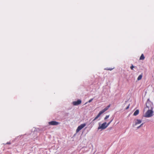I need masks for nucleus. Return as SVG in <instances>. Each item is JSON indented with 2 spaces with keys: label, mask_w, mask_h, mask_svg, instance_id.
Listing matches in <instances>:
<instances>
[{
  "label": "nucleus",
  "mask_w": 154,
  "mask_h": 154,
  "mask_svg": "<svg viewBox=\"0 0 154 154\" xmlns=\"http://www.w3.org/2000/svg\"><path fill=\"white\" fill-rule=\"evenodd\" d=\"M146 106L148 109H152V104L150 102H147L146 104Z\"/></svg>",
  "instance_id": "5"
},
{
  "label": "nucleus",
  "mask_w": 154,
  "mask_h": 154,
  "mask_svg": "<svg viewBox=\"0 0 154 154\" xmlns=\"http://www.w3.org/2000/svg\"><path fill=\"white\" fill-rule=\"evenodd\" d=\"M142 121L140 119H137L135 120V125H137V124H140L141 123Z\"/></svg>",
  "instance_id": "8"
},
{
  "label": "nucleus",
  "mask_w": 154,
  "mask_h": 154,
  "mask_svg": "<svg viewBox=\"0 0 154 154\" xmlns=\"http://www.w3.org/2000/svg\"><path fill=\"white\" fill-rule=\"evenodd\" d=\"M109 115H106L104 119V120H106V119H107L108 118H109Z\"/></svg>",
  "instance_id": "14"
},
{
  "label": "nucleus",
  "mask_w": 154,
  "mask_h": 154,
  "mask_svg": "<svg viewBox=\"0 0 154 154\" xmlns=\"http://www.w3.org/2000/svg\"><path fill=\"white\" fill-rule=\"evenodd\" d=\"M10 143H7V144H10Z\"/></svg>",
  "instance_id": "24"
},
{
  "label": "nucleus",
  "mask_w": 154,
  "mask_h": 154,
  "mask_svg": "<svg viewBox=\"0 0 154 154\" xmlns=\"http://www.w3.org/2000/svg\"><path fill=\"white\" fill-rule=\"evenodd\" d=\"M110 105L109 104V105H108L104 109H103L102 110L100 111L102 113H104V112L106 111V110H107L110 107Z\"/></svg>",
  "instance_id": "7"
},
{
  "label": "nucleus",
  "mask_w": 154,
  "mask_h": 154,
  "mask_svg": "<svg viewBox=\"0 0 154 154\" xmlns=\"http://www.w3.org/2000/svg\"><path fill=\"white\" fill-rule=\"evenodd\" d=\"M98 118L96 117L93 120V121H94V120H96V119H97Z\"/></svg>",
  "instance_id": "21"
},
{
  "label": "nucleus",
  "mask_w": 154,
  "mask_h": 154,
  "mask_svg": "<svg viewBox=\"0 0 154 154\" xmlns=\"http://www.w3.org/2000/svg\"><path fill=\"white\" fill-rule=\"evenodd\" d=\"M106 69L107 70H110L111 71V70H112V69L109 68Z\"/></svg>",
  "instance_id": "18"
},
{
  "label": "nucleus",
  "mask_w": 154,
  "mask_h": 154,
  "mask_svg": "<svg viewBox=\"0 0 154 154\" xmlns=\"http://www.w3.org/2000/svg\"><path fill=\"white\" fill-rule=\"evenodd\" d=\"M102 114V112L101 111H100V112L97 115V116L96 117H97V118H98L100 117V115L101 114Z\"/></svg>",
  "instance_id": "12"
},
{
  "label": "nucleus",
  "mask_w": 154,
  "mask_h": 154,
  "mask_svg": "<svg viewBox=\"0 0 154 154\" xmlns=\"http://www.w3.org/2000/svg\"><path fill=\"white\" fill-rule=\"evenodd\" d=\"M93 98H92V99H91L90 100L88 101V102L89 103H90L92 101V100H93Z\"/></svg>",
  "instance_id": "17"
},
{
  "label": "nucleus",
  "mask_w": 154,
  "mask_h": 154,
  "mask_svg": "<svg viewBox=\"0 0 154 154\" xmlns=\"http://www.w3.org/2000/svg\"><path fill=\"white\" fill-rule=\"evenodd\" d=\"M140 128V126H138V127H137V128Z\"/></svg>",
  "instance_id": "23"
},
{
  "label": "nucleus",
  "mask_w": 154,
  "mask_h": 154,
  "mask_svg": "<svg viewBox=\"0 0 154 154\" xmlns=\"http://www.w3.org/2000/svg\"><path fill=\"white\" fill-rule=\"evenodd\" d=\"M142 74L140 75L137 78V80H141V79H142Z\"/></svg>",
  "instance_id": "11"
},
{
  "label": "nucleus",
  "mask_w": 154,
  "mask_h": 154,
  "mask_svg": "<svg viewBox=\"0 0 154 154\" xmlns=\"http://www.w3.org/2000/svg\"><path fill=\"white\" fill-rule=\"evenodd\" d=\"M139 113V111L138 109L136 110L134 112L133 115L134 116H136Z\"/></svg>",
  "instance_id": "9"
},
{
  "label": "nucleus",
  "mask_w": 154,
  "mask_h": 154,
  "mask_svg": "<svg viewBox=\"0 0 154 154\" xmlns=\"http://www.w3.org/2000/svg\"><path fill=\"white\" fill-rule=\"evenodd\" d=\"M130 104H129L128 106L126 108V109H128L129 107Z\"/></svg>",
  "instance_id": "19"
},
{
  "label": "nucleus",
  "mask_w": 154,
  "mask_h": 154,
  "mask_svg": "<svg viewBox=\"0 0 154 154\" xmlns=\"http://www.w3.org/2000/svg\"><path fill=\"white\" fill-rule=\"evenodd\" d=\"M98 118L96 117L93 120V121H94V120H96V119H97Z\"/></svg>",
  "instance_id": "20"
},
{
  "label": "nucleus",
  "mask_w": 154,
  "mask_h": 154,
  "mask_svg": "<svg viewBox=\"0 0 154 154\" xmlns=\"http://www.w3.org/2000/svg\"><path fill=\"white\" fill-rule=\"evenodd\" d=\"M102 114V112L101 111H100V112L97 115V116L96 117H97V118H98L100 117V115L101 114Z\"/></svg>",
  "instance_id": "13"
},
{
  "label": "nucleus",
  "mask_w": 154,
  "mask_h": 154,
  "mask_svg": "<svg viewBox=\"0 0 154 154\" xmlns=\"http://www.w3.org/2000/svg\"><path fill=\"white\" fill-rule=\"evenodd\" d=\"M81 102L82 101L81 100H78L77 101L73 102L72 104L73 105L76 106L80 104Z\"/></svg>",
  "instance_id": "6"
},
{
  "label": "nucleus",
  "mask_w": 154,
  "mask_h": 154,
  "mask_svg": "<svg viewBox=\"0 0 154 154\" xmlns=\"http://www.w3.org/2000/svg\"><path fill=\"white\" fill-rule=\"evenodd\" d=\"M144 58H145V57H144L143 54H142L141 55L140 58V60H144Z\"/></svg>",
  "instance_id": "10"
},
{
  "label": "nucleus",
  "mask_w": 154,
  "mask_h": 154,
  "mask_svg": "<svg viewBox=\"0 0 154 154\" xmlns=\"http://www.w3.org/2000/svg\"><path fill=\"white\" fill-rule=\"evenodd\" d=\"M112 120L113 119H112L109 122H108L107 124H106V125H107V127L112 122Z\"/></svg>",
  "instance_id": "15"
},
{
  "label": "nucleus",
  "mask_w": 154,
  "mask_h": 154,
  "mask_svg": "<svg viewBox=\"0 0 154 154\" xmlns=\"http://www.w3.org/2000/svg\"><path fill=\"white\" fill-rule=\"evenodd\" d=\"M107 127L106 125V122H104L101 124V125H99L98 128V129H101L103 130L106 128Z\"/></svg>",
  "instance_id": "2"
},
{
  "label": "nucleus",
  "mask_w": 154,
  "mask_h": 154,
  "mask_svg": "<svg viewBox=\"0 0 154 154\" xmlns=\"http://www.w3.org/2000/svg\"><path fill=\"white\" fill-rule=\"evenodd\" d=\"M153 111L151 109L148 110L145 114V117L148 118L153 116Z\"/></svg>",
  "instance_id": "1"
},
{
  "label": "nucleus",
  "mask_w": 154,
  "mask_h": 154,
  "mask_svg": "<svg viewBox=\"0 0 154 154\" xmlns=\"http://www.w3.org/2000/svg\"><path fill=\"white\" fill-rule=\"evenodd\" d=\"M143 124V123H142V124H141L140 125V126H140V127H141V126H142Z\"/></svg>",
  "instance_id": "22"
},
{
  "label": "nucleus",
  "mask_w": 154,
  "mask_h": 154,
  "mask_svg": "<svg viewBox=\"0 0 154 154\" xmlns=\"http://www.w3.org/2000/svg\"><path fill=\"white\" fill-rule=\"evenodd\" d=\"M134 66L132 65L130 67V68L131 70H133Z\"/></svg>",
  "instance_id": "16"
},
{
  "label": "nucleus",
  "mask_w": 154,
  "mask_h": 154,
  "mask_svg": "<svg viewBox=\"0 0 154 154\" xmlns=\"http://www.w3.org/2000/svg\"><path fill=\"white\" fill-rule=\"evenodd\" d=\"M59 123H60L59 122L53 121H52L48 122V124L51 125H57L59 124Z\"/></svg>",
  "instance_id": "4"
},
{
  "label": "nucleus",
  "mask_w": 154,
  "mask_h": 154,
  "mask_svg": "<svg viewBox=\"0 0 154 154\" xmlns=\"http://www.w3.org/2000/svg\"><path fill=\"white\" fill-rule=\"evenodd\" d=\"M86 125L85 123L81 124L79 126L76 130V133H78L80 131L84 128Z\"/></svg>",
  "instance_id": "3"
}]
</instances>
